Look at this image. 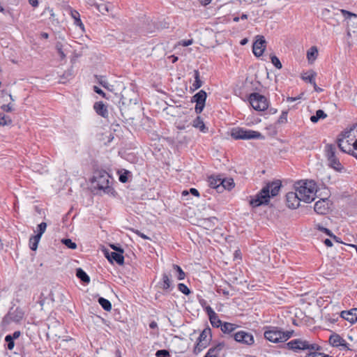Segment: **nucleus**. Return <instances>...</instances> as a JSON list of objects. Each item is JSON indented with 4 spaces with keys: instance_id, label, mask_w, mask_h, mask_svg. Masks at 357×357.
Here are the masks:
<instances>
[{
    "instance_id": "obj_1",
    "label": "nucleus",
    "mask_w": 357,
    "mask_h": 357,
    "mask_svg": "<svg viewBox=\"0 0 357 357\" xmlns=\"http://www.w3.org/2000/svg\"><path fill=\"white\" fill-rule=\"evenodd\" d=\"M280 188L281 182L278 180L268 183L254 198L251 199L250 204L252 207H257L268 204L271 197H275L279 193Z\"/></svg>"
},
{
    "instance_id": "obj_2",
    "label": "nucleus",
    "mask_w": 357,
    "mask_h": 357,
    "mask_svg": "<svg viewBox=\"0 0 357 357\" xmlns=\"http://www.w3.org/2000/svg\"><path fill=\"white\" fill-rule=\"evenodd\" d=\"M295 190L303 202L310 203L314 199L317 185L313 181H300L295 184Z\"/></svg>"
},
{
    "instance_id": "obj_3",
    "label": "nucleus",
    "mask_w": 357,
    "mask_h": 357,
    "mask_svg": "<svg viewBox=\"0 0 357 357\" xmlns=\"http://www.w3.org/2000/svg\"><path fill=\"white\" fill-rule=\"evenodd\" d=\"M93 182L96 183L97 188L105 194H114V190L110 185V176L104 171L99 170L95 172Z\"/></svg>"
},
{
    "instance_id": "obj_4",
    "label": "nucleus",
    "mask_w": 357,
    "mask_h": 357,
    "mask_svg": "<svg viewBox=\"0 0 357 357\" xmlns=\"http://www.w3.org/2000/svg\"><path fill=\"white\" fill-rule=\"evenodd\" d=\"M287 345L289 349L296 352L304 350L319 351L321 349V347L318 344L310 343L301 338L292 340L289 342Z\"/></svg>"
},
{
    "instance_id": "obj_5",
    "label": "nucleus",
    "mask_w": 357,
    "mask_h": 357,
    "mask_svg": "<svg viewBox=\"0 0 357 357\" xmlns=\"http://www.w3.org/2000/svg\"><path fill=\"white\" fill-rule=\"evenodd\" d=\"M231 136L234 139H264V136L261 132L242 128H236L232 129Z\"/></svg>"
},
{
    "instance_id": "obj_6",
    "label": "nucleus",
    "mask_w": 357,
    "mask_h": 357,
    "mask_svg": "<svg viewBox=\"0 0 357 357\" xmlns=\"http://www.w3.org/2000/svg\"><path fill=\"white\" fill-rule=\"evenodd\" d=\"M337 149L335 145L327 144L325 146V156L327 158L329 167L337 172H341L343 169L338 158L336 155Z\"/></svg>"
},
{
    "instance_id": "obj_7",
    "label": "nucleus",
    "mask_w": 357,
    "mask_h": 357,
    "mask_svg": "<svg viewBox=\"0 0 357 357\" xmlns=\"http://www.w3.org/2000/svg\"><path fill=\"white\" fill-rule=\"evenodd\" d=\"M249 102L252 108L257 111H264L268 107V102L266 98L258 93L250 95Z\"/></svg>"
},
{
    "instance_id": "obj_8",
    "label": "nucleus",
    "mask_w": 357,
    "mask_h": 357,
    "mask_svg": "<svg viewBox=\"0 0 357 357\" xmlns=\"http://www.w3.org/2000/svg\"><path fill=\"white\" fill-rule=\"evenodd\" d=\"M287 336H284L283 331L275 327L269 326L264 332V337L273 343L285 342Z\"/></svg>"
},
{
    "instance_id": "obj_9",
    "label": "nucleus",
    "mask_w": 357,
    "mask_h": 357,
    "mask_svg": "<svg viewBox=\"0 0 357 357\" xmlns=\"http://www.w3.org/2000/svg\"><path fill=\"white\" fill-rule=\"evenodd\" d=\"M57 40L55 43V49L56 50L61 59H63L66 56V53L69 49L70 45L66 41L63 36L59 34Z\"/></svg>"
},
{
    "instance_id": "obj_10",
    "label": "nucleus",
    "mask_w": 357,
    "mask_h": 357,
    "mask_svg": "<svg viewBox=\"0 0 357 357\" xmlns=\"http://www.w3.org/2000/svg\"><path fill=\"white\" fill-rule=\"evenodd\" d=\"M234 337L236 342L246 345H252L255 342L253 335L244 331L236 332L234 333Z\"/></svg>"
},
{
    "instance_id": "obj_11",
    "label": "nucleus",
    "mask_w": 357,
    "mask_h": 357,
    "mask_svg": "<svg viewBox=\"0 0 357 357\" xmlns=\"http://www.w3.org/2000/svg\"><path fill=\"white\" fill-rule=\"evenodd\" d=\"M341 12L347 20V25L349 26L347 34L349 36H351L352 33L357 32V30L356 31L351 29V27L357 28V15L351 13L345 10H342Z\"/></svg>"
},
{
    "instance_id": "obj_12",
    "label": "nucleus",
    "mask_w": 357,
    "mask_h": 357,
    "mask_svg": "<svg viewBox=\"0 0 357 357\" xmlns=\"http://www.w3.org/2000/svg\"><path fill=\"white\" fill-rule=\"evenodd\" d=\"M45 231V222H42L38 225L37 234L31 236L29 239V248L31 250H36L38 243Z\"/></svg>"
},
{
    "instance_id": "obj_13",
    "label": "nucleus",
    "mask_w": 357,
    "mask_h": 357,
    "mask_svg": "<svg viewBox=\"0 0 357 357\" xmlns=\"http://www.w3.org/2000/svg\"><path fill=\"white\" fill-rule=\"evenodd\" d=\"M123 253V249H119L117 252L105 250V255L110 262L116 261L118 264L122 265L124 262Z\"/></svg>"
},
{
    "instance_id": "obj_14",
    "label": "nucleus",
    "mask_w": 357,
    "mask_h": 357,
    "mask_svg": "<svg viewBox=\"0 0 357 357\" xmlns=\"http://www.w3.org/2000/svg\"><path fill=\"white\" fill-rule=\"evenodd\" d=\"M356 151H354V157L357 159V125L350 128L343 134Z\"/></svg>"
},
{
    "instance_id": "obj_15",
    "label": "nucleus",
    "mask_w": 357,
    "mask_h": 357,
    "mask_svg": "<svg viewBox=\"0 0 357 357\" xmlns=\"http://www.w3.org/2000/svg\"><path fill=\"white\" fill-rule=\"evenodd\" d=\"M298 192L295 190V192H289L286 195L287 205L290 208H297L300 202L302 201L299 197Z\"/></svg>"
},
{
    "instance_id": "obj_16",
    "label": "nucleus",
    "mask_w": 357,
    "mask_h": 357,
    "mask_svg": "<svg viewBox=\"0 0 357 357\" xmlns=\"http://www.w3.org/2000/svg\"><path fill=\"white\" fill-rule=\"evenodd\" d=\"M338 147L344 153L351 154L354 156V151H356L352 146V144L349 142L346 137L342 134V137L338 139Z\"/></svg>"
},
{
    "instance_id": "obj_17",
    "label": "nucleus",
    "mask_w": 357,
    "mask_h": 357,
    "mask_svg": "<svg viewBox=\"0 0 357 357\" xmlns=\"http://www.w3.org/2000/svg\"><path fill=\"white\" fill-rule=\"evenodd\" d=\"M266 40L264 36H257V40L253 44L252 51L256 56H260L265 50Z\"/></svg>"
},
{
    "instance_id": "obj_18",
    "label": "nucleus",
    "mask_w": 357,
    "mask_h": 357,
    "mask_svg": "<svg viewBox=\"0 0 357 357\" xmlns=\"http://www.w3.org/2000/svg\"><path fill=\"white\" fill-rule=\"evenodd\" d=\"M330 208V201L328 199H321L314 204V211L318 214H326Z\"/></svg>"
},
{
    "instance_id": "obj_19",
    "label": "nucleus",
    "mask_w": 357,
    "mask_h": 357,
    "mask_svg": "<svg viewBox=\"0 0 357 357\" xmlns=\"http://www.w3.org/2000/svg\"><path fill=\"white\" fill-rule=\"evenodd\" d=\"M205 312L208 316L210 322L213 327H221L222 323L211 306H206L205 307Z\"/></svg>"
},
{
    "instance_id": "obj_20",
    "label": "nucleus",
    "mask_w": 357,
    "mask_h": 357,
    "mask_svg": "<svg viewBox=\"0 0 357 357\" xmlns=\"http://www.w3.org/2000/svg\"><path fill=\"white\" fill-rule=\"evenodd\" d=\"M341 317L352 324H355L357 321V308H353L349 311H342Z\"/></svg>"
},
{
    "instance_id": "obj_21",
    "label": "nucleus",
    "mask_w": 357,
    "mask_h": 357,
    "mask_svg": "<svg viewBox=\"0 0 357 357\" xmlns=\"http://www.w3.org/2000/svg\"><path fill=\"white\" fill-rule=\"evenodd\" d=\"M208 182L211 188L216 189L218 192H221L222 177L211 176L208 177Z\"/></svg>"
},
{
    "instance_id": "obj_22",
    "label": "nucleus",
    "mask_w": 357,
    "mask_h": 357,
    "mask_svg": "<svg viewBox=\"0 0 357 357\" xmlns=\"http://www.w3.org/2000/svg\"><path fill=\"white\" fill-rule=\"evenodd\" d=\"M224 347V343H219L216 344L215 347L208 349L204 357H218Z\"/></svg>"
},
{
    "instance_id": "obj_23",
    "label": "nucleus",
    "mask_w": 357,
    "mask_h": 357,
    "mask_svg": "<svg viewBox=\"0 0 357 357\" xmlns=\"http://www.w3.org/2000/svg\"><path fill=\"white\" fill-rule=\"evenodd\" d=\"M93 108L96 113L100 116L105 118L108 116V111L107 106L102 102H96L93 105Z\"/></svg>"
},
{
    "instance_id": "obj_24",
    "label": "nucleus",
    "mask_w": 357,
    "mask_h": 357,
    "mask_svg": "<svg viewBox=\"0 0 357 357\" xmlns=\"http://www.w3.org/2000/svg\"><path fill=\"white\" fill-rule=\"evenodd\" d=\"M158 287L163 290H168L172 287V280L170 276L166 273L162 275L161 281L158 283Z\"/></svg>"
},
{
    "instance_id": "obj_25",
    "label": "nucleus",
    "mask_w": 357,
    "mask_h": 357,
    "mask_svg": "<svg viewBox=\"0 0 357 357\" xmlns=\"http://www.w3.org/2000/svg\"><path fill=\"white\" fill-rule=\"evenodd\" d=\"M96 8V9L101 13L102 15H105L109 13L112 9V5L109 3H98L94 2L91 4Z\"/></svg>"
},
{
    "instance_id": "obj_26",
    "label": "nucleus",
    "mask_w": 357,
    "mask_h": 357,
    "mask_svg": "<svg viewBox=\"0 0 357 357\" xmlns=\"http://www.w3.org/2000/svg\"><path fill=\"white\" fill-rule=\"evenodd\" d=\"M192 126L199 129L201 132L206 133L208 131V128L206 127L203 120L197 116L192 122Z\"/></svg>"
},
{
    "instance_id": "obj_27",
    "label": "nucleus",
    "mask_w": 357,
    "mask_h": 357,
    "mask_svg": "<svg viewBox=\"0 0 357 357\" xmlns=\"http://www.w3.org/2000/svg\"><path fill=\"white\" fill-rule=\"evenodd\" d=\"M61 326L59 324V322L58 321H54L53 322V326L52 327H51L49 324H48V329L50 331V333H47V336H49V335H52V336H59V328H60Z\"/></svg>"
},
{
    "instance_id": "obj_28",
    "label": "nucleus",
    "mask_w": 357,
    "mask_h": 357,
    "mask_svg": "<svg viewBox=\"0 0 357 357\" xmlns=\"http://www.w3.org/2000/svg\"><path fill=\"white\" fill-rule=\"evenodd\" d=\"M206 99V93L203 90L199 91L192 97V101L199 104H205Z\"/></svg>"
},
{
    "instance_id": "obj_29",
    "label": "nucleus",
    "mask_w": 357,
    "mask_h": 357,
    "mask_svg": "<svg viewBox=\"0 0 357 357\" xmlns=\"http://www.w3.org/2000/svg\"><path fill=\"white\" fill-rule=\"evenodd\" d=\"M234 187V181L231 178H222L221 184V192L224 190H231Z\"/></svg>"
},
{
    "instance_id": "obj_30",
    "label": "nucleus",
    "mask_w": 357,
    "mask_h": 357,
    "mask_svg": "<svg viewBox=\"0 0 357 357\" xmlns=\"http://www.w3.org/2000/svg\"><path fill=\"white\" fill-rule=\"evenodd\" d=\"M220 328H221V331L224 333L229 334L231 332H234L238 328V326L236 324H231V323L225 322V323L222 324V326Z\"/></svg>"
},
{
    "instance_id": "obj_31",
    "label": "nucleus",
    "mask_w": 357,
    "mask_h": 357,
    "mask_svg": "<svg viewBox=\"0 0 357 357\" xmlns=\"http://www.w3.org/2000/svg\"><path fill=\"white\" fill-rule=\"evenodd\" d=\"M329 342L333 347H339L340 344L344 342V339L338 334H333L330 336Z\"/></svg>"
},
{
    "instance_id": "obj_32",
    "label": "nucleus",
    "mask_w": 357,
    "mask_h": 357,
    "mask_svg": "<svg viewBox=\"0 0 357 357\" xmlns=\"http://www.w3.org/2000/svg\"><path fill=\"white\" fill-rule=\"evenodd\" d=\"M327 117V114L321 109H318L316 114L310 117V121L312 123H317L319 119H324Z\"/></svg>"
},
{
    "instance_id": "obj_33",
    "label": "nucleus",
    "mask_w": 357,
    "mask_h": 357,
    "mask_svg": "<svg viewBox=\"0 0 357 357\" xmlns=\"http://www.w3.org/2000/svg\"><path fill=\"white\" fill-rule=\"evenodd\" d=\"M76 275L79 279L85 283H89L90 282V278L88 275L80 268L77 269Z\"/></svg>"
},
{
    "instance_id": "obj_34",
    "label": "nucleus",
    "mask_w": 357,
    "mask_h": 357,
    "mask_svg": "<svg viewBox=\"0 0 357 357\" xmlns=\"http://www.w3.org/2000/svg\"><path fill=\"white\" fill-rule=\"evenodd\" d=\"M315 75L316 73L314 72H311L309 73H307L302 76V79L306 82H309L310 83L314 85V87H316Z\"/></svg>"
},
{
    "instance_id": "obj_35",
    "label": "nucleus",
    "mask_w": 357,
    "mask_h": 357,
    "mask_svg": "<svg viewBox=\"0 0 357 357\" xmlns=\"http://www.w3.org/2000/svg\"><path fill=\"white\" fill-rule=\"evenodd\" d=\"M98 303L105 310L109 312L112 310V304L107 299L100 297L98 299Z\"/></svg>"
},
{
    "instance_id": "obj_36",
    "label": "nucleus",
    "mask_w": 357,
    "mask_h": 357,
    "mask_svg": "<svg viewBox=\"0 0 357 357\" xmlns=\"http://www.w3.org/2000/svg\"><path fill=\"white\" fill-rule=\"evenodd\" d=\"M347 338L352 342V348H351V351H356L357 350V335L355 333H350L347 335Z\"/></svg>"
},
{
    "instance_id": "obj_37",
    "label": "nucleus",
    "mask_w": 357,
    "mask_h": 357,
    "mask_svg": "<svg viewBox=\"0 0 357 357\" xmlns=\"http://www.w3.org/2000/svg\"><path fill=\"white\" fill-rule=\"evenodd\" d=\"M211 331L210 329L204 330L198 337V341L199 342H206L207 344L208 343L209 339L208 338L210 335Z\"/></svg>"
},
{
    "instance_id": "obj_38",
    "label": "nucleus",
    "mask_w": 357,
    "mask_h": 357,
    "mask_svg": "<svg viewBox=\"0 0 357 357\" xmlns=\"http://www.w3.org/2000/svg\"><path fill=\"white\" fill-rule=\"evenodd\" d=\"M12 123V119L10 116L5 115L3 113H0V126H9Z\"/></svg>"
},
{
    "instance_id": "obj_39",
    "label": "nucleus",
    "mask_w": 357,
    "mask_h": 357,
    "mask_svg": "<svg viewBox=\"0 0 357 357\" xmlns=\"http://www.w3.org/2000/svg\"><path fill=\"white\" fill-rule=\"evenodd\" d=\"M318 54V50L316 47H312L307 52V57L309 61H314Z\"/></svg>"
},
{
    "instance_id": "obj_40",
    "label": "nucleus",
    "mask_w": 357,
    "mask_h": 357,
    "mask_svg": "<svg viewBox=\"0 0 357 357\" xmlns=\"http://www.w3.org/2000/svg\"><path fill=\"white\" fill-rule=\"evenodd\" d=\"M194 78H195V82H194L192 86L195 88V89H198L202 85V82L200 80L199 73L198 70H195Z\"/></svg>"
},
{
    "instance_id": "obj_41",
    "label": "nucleus",
    "mask_w": 357,
    "mask_h": 357,
    "mask_svg": "<svg viewBox=\"0 0 357 357\" xmlns=\"http://www.w3.org/2000/svg\"><path fill=\"white\" fill-rule=\"evenodd\" d=\"M207 342H199L198 341V342L197 343V344L195 345V348H194V353L195 354H198L199 353H200L204 348L206 347L207 346Z\"/></svg>"
},
{
    "instance_id": "obj_42",
    "label": "nucleus",
    "mask_w": 357,
    "mask_h": 357,
    "mask_svg": "<svg viewBox=\"0 0 357 357\" xmlns=\"http://www.w3.org/2000/svg\"><path fill=\"white\" fill-rule=\"evenodd\" d=\"M173 268L176 271L177 273V278L179 280H182L185 278V274L183 272V271L181 269V268L176 264L173 265Z\"/></svg>"
},
{
    "instance_id": "obj_43",
    "label": "nucleus",
    "mask_w": 357,
    "mask_h": 357,
    "mask_svg": "<svg viewBox=\"0 0 357 357\" xmlns=\"http://www.w3.org/2000/svg\"><path fill=\"white\" fill-rule=\"evenodd\" d=\"M61 243L64 244L66 247L70 249H75L77 248V245L75 243L73 242L70 238H63L61 239Z\"/></svg>"
},
{
    "instance_id": "obj_44",
    "label": "nucleus",
    "mask_w": 357,
    "mask_h": 357,
    "mask_svg": "<svg viewBox=\"0 0 357 357\" xmlns=\"http://www.w3.org/2000/svg\"><path fill=\"white\" fill-rule=\"evenodd\" d=\"M5 341L8 344V349L9 350H12L15 346L13 337H12V336L10 335H8L5 337Z\"/></svg>"
},
{
    "instance_id": "obj_45",
    "label": "nucleus",
    "mask_w": 357,
    "mask_h": 357,
    "mask_svg": "<svg viewBox=\"0 0 357 357\" xmlns=\"http://www.w3.org/2000/svg\"><path fill=\"white\" fill-rule=\"evenodd\" d=\"M178 289L185 295H189L190 294L189 288L185 284L179 283L178 285Z\"/></svg>"
},
{
    "instance_id": "obj_46",
    "label": "nucleus",
    "mask_w": 357,
    "mask_h": 357,
    "mask_svg": "<svg viewBox=\"0 0 357 357\" xmlns=\"http://www.w3.org/2000/svg\"><path fill=\"white\" fill-rule=\"evenodd\" d=\"M271 62L278 69L282 68V63L276 56H271Z\"/></svg>"
},
{
    "instance_id": "obj_47",
    "label": "nucleus",
    "mask_w": 357,
    "mask_h": 357,
    "mask_svg": "<svg viewBox=\"0 0 357 357\" xmlns=\"http://www.w3.org/2000/svg\"><path fill=\"white\" fill-rule=\"evenodd\" d=\"M50 20L51 21L52 25L56 27L57 25L59 24V20L55 18V15L53 13L52 10H50Z\"/></svg>"
},
{
    "instance_id": "obj_48",
    "label": "nucleus",
    "mask_w": 357,
    "mask_h": 357,
    "mask_svg": "<svg viewBox=\"0 0 357 357\" xmlns=\"http://www.w3.org/2000/svg\"><path fill=\"white\" fill-rule=\"evenodd\" d=\"M1 109L6 112H10L13 110V104L8 103L1 106Z\"/></svg>"
},
{
    "instance_id": "obj_49",
    "label": "nucleus",
    "mask_w": 357,
    "mask_h": 357,
    "mask_svg": "<svg viewBox=\"0 0 357 357\" xmlns=\"http://www.w3.org/2000/svg\"><path fill=\"white\" fill-rule=\"evenodd\" d=\"M287 121V112H282L279 119L278 122L280 123H284Z\"/></svg>"
},
{
    "instance_id": "obj_50",
    "label": "nucleus",
    "mask_w": 357,
    "mask_h": 357,
    "mask_svg": "<svg viewBox=\"0 0 357 357\" xmlns=\"http://www.w3.org/2000/svg\"><path fill=\"white\" fill-rule=\"evenodd\" d=\"M128 174V171H126L123 174L119 176V181L122 183H126L128 181L127 174Z\"/></svg>"
},
{
    "instance_id": "obj_51",
    "label": "nucleus",
    "mask_w": 357,
    "mask_h": 357,
    "mask_svg": "<svg viewBox=\"0 0 357 357\" xmlns=\"http://www.w3.org/2000/svg\"><path fill=\"white\" fill-rule=\"evenodd\" d=\"M169 355V353L166 350H158L156 352L157 357H166Z\"/></svg>"
},
{
    "instance_id": "obj_52",
    "label": "nucleus",
    "mask_w": 357,
    "mask_h": 357,
    "mask_svg": "<svg viewBox=\"0 0 357 357\" xmlns=\"http://www.w3.org/2000/svg\"><path fill=\"white\" fill-rule=\"evenodd\" d=\"M193 43V40L192 39L190 40H183L179 42V44L183 47H187L190 45H192Z\"/></svg>"
},
{
    "instance_id": "obj_53",
    "label": "nucleus",
    "mask_w": 357,
    "mask_h": 357,
    "mask_svg": "<svg viewBox=\"0 0 357 357\" xmlns=\"http://www.w3.org/2000/svg\"><path fill=\"white\" fill-rule=\"evenodd\" d=\"M204 105L205 104H199V103H196V105H195V112L197 113V114H199L202 112L204 107Z\"/></svg>"
},
{
    "instance_id": "obj_54",
    "label": "nucleus",
    "mask_w": 357,
    "mask_h": 357,
    "mask_svg": "<svg viewBox=\"0 0 357 357\" xmlns=\"http://www.w3.org/2000/svg\"><path fill=\"white\" fill-rule=\"evenodd\" d=\"M72 16L75 20L76 24H77L79 23L81 24V21H80V20L79 18V14L77 12L75 11V12L72 13Z\"/></svg>"
},
{
    "instance_id": "obj_55",
    "label": "nucleus",
    "mask_w": 357,
    "mask_h": 357,
    "mask_svg": "<svg viewBox=\"0 0 357 357\" xmlns=\"http://www.w3.org/2000/svg\"><path fill=\"white\" fill-rule=\"evenodd\" d=\"M93 90L96 93H97L99 95H101L102 97H105V93L103 92V91L100 89L99 87L96 86H93Z\"/></svg>"
},
{
    "instance_id": "obj_56",
    "label": "nucleus",
    "mask_w": 357,
    "mask_h": 357,
    "mask_svg": "<svg viewBox=\"0 0 357 357\" xmlns=\"http://www.w3.org/2000/svg\"><path fill=\"white\" fill-rule=\"evenodd\" d=\"M340 346H342L344 349H346L347 350H351V348H352L351 344H350L346 342V341L344 340V342L340 344Z\"/></svg>"
},
{
    "instance_id": "obj_57",
    "label": "nucleus",
    "mask_w": 357,
    "mask_h": 357,
    "mask_svg": "<svg viewBox=\"0 0 357 357\" xmlns=\"http://www.w3.org/2000/svg\"><path fill=\"white\" fill-rule=\"evenodd\" d=\"M217 291L219 293V294H222L223 295L226 296H228L229 295V292L228 290H226V289H222L221 287H219L217 290Z\"/></svg>"
},
{
    "instance_id": "obj_58",
    "label": "nucleus",
    "mask_w": 357,
    "mask_h": 357,
    "mask_svg": "<svg viewBox=\"0 0 357 357\" xmlns=\"http://www.w3.org/2000/svg\"><path fill=\"white\" fill-rule=\"evenodd\" d=\"M316 351H314L313 352L309 353L306 357H320L319 353L315 352Z\"/></svg>"
},
{
    "instance_id": "obj_59",
    "label": "nucleus",
    "mask_w": 357,
    "mask_h": 357,
    "mask_svg": "<svg viewBox=\"0 0 357 357\" xmlns=\"http://www.w3.org/2000/svg\"><path fill=\"white\" fill-rule=\"evenodd\" d=\"M190 192L194 196H196V197H199V193L198 192V190L195 188H190Z\"/></svg>"
},
{
    "instance_id": "obj_60",
    "label": "nucleus",
    "mask_w": 357,
    "mask_h": 357,
    "mask_svg": "<svg viewBox=\"0 0 357 357\" xmlns=\"http://www.w3.org/2000/svg\"><path fill=\"white\" fill-rule=\"evenodd\" d=\"M293 331H283L284 336H287L285 338V341H287L288 339H289L292 335Z\"/></svg>"
},
{
    "instance_id": "obj_61",
    "label": "nucleus",
    "mask_w": 357,
    "mask_h": 357,
    "mask_svg": "<svg viewBox=\"0 0 357 357\" xmlns=\"http://www.w3.org/2000/svg\"><path fill=\"white\" fill-rule=\"evenodd\" d=\"M135 233L140 237H142L144 239H149V238L145 235L144 234L142 233L141 231L136 230Z\"/></svg>"
},
{
    "instance_id": "obj_62",
    "label": "nucleus",
    "mask_w": 357,
    "mask_h": 357,
    "mask_svg": "<svg viewBox=\"0 0 357 357\" xmlns=\"http://www.w3.org/2000/svg\"><path fill=\"white\" fill-rule=\"evenodd\" d=\"M29 2L33 7H36L38 5V0H29Z\"/></svg>"
},
{
    "instance_id": "obj_63",
    "label": "nucleus",
    "mask_w": 357,
    "mask_h": 357,
    "mask_svg": "<svg viewBox=\"0 0 357 357\" xmlns=\"http://www.w3.org/2000/svg\"><path fill=\"white\" fill-rule=\"evenodd\" d=\"M212 0H200V3L203 6L208 5Z\"/></svg>"
},
{
    "instance_id": "obj_64",
    "label": "nucleus",
    "mask_w": 357,
    "mask_h": 357,
    "mask_svg": "<svg viewBox=\"0 0 357 357\" xmlns=\"http://www.w3.org/2000/svg\"><path fill=\"white\" fill-rule=\"evenodd\" d=\"M324 243L328 247H331L333 245L332 241L330 239L326 238L324 241Z\"/></svg>"
}]
</instances>
